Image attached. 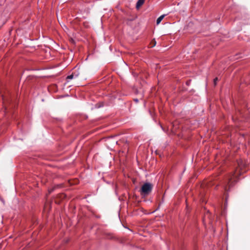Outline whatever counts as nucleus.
<instances>
[{
	"label": "nucleus",
	"mask_w": 250,
	"mask_h": 250,
	"mask_svg": "<svg viewBox=\"0 0 250 250\" xmlns=\"http://www.w3.org/2000/svg\"><path fill=\"white\" fill-rule=\"evenodd\" d=\"M153 185L149 183H145L140 189L141 194L143 196L148 195L151 191Z\"/></svg>",
	"instance_id": "nucleus-1"
},
{
	"label": "nucleus",
	"mask_w": 250,
	"mask_h": 250,
	"mask_svg": "<svg viewBox=\"0 0 250 250\" xmlns=\"http://www.w3.org/2000/svg\"><path fill=\"white\" fill-rule=\"evenodd\" d=\"M233 178V174H230L228 175L225 180V181L223 183V186L224 187L226 191H228L230 188V187L233 186V181H232Z\"/></svg>",
	"instance_id": "nucleus-2"
},
{
	"label": "nucleus",
	"mask_w": 250,
	"mask_h": 250,
	"mask_svg": "<svg viewBox=\"0 0 250 250\" xmlns=\"http://www.w3.org/2000/svg\"><path fill=\"white\" fill-rule=\"evenodd\" d=\"M145 0H138L136 5V8L139 9L144 3Z\"/></svg>",
	"instance_id": "nucleus-3"
},
{
	"label": "nucleus",
	"mask_w": 250,
	"mask_h": 250,
	"mask_svg": "<svg viewBox=\"0 0 250 250\" xmlns=\"http://www.w3.org/2000/svg\"><path fill=\"white\" fill-rule=\"evenodd\" d=\"M165 16V15H161L160 17H159L157 19V21H156V23H157V25L159 24L161 22V21L164 19Z\"/></svg>",
	"instance_id": "nucleus-4"
},
{
	"label": "nucleus",
	"mask_w": 250,
	"mask_h": 250,
	"mask_svg": "<svg viewBox=\"0 0 250 250\" xmlns=\"http://www.w3.org/2000/svg\"><path fill=\"white\" fill-rule=\"evenodd\" d=\"M156 44V41H155L154 39V40H153L151 41V43H150V47H154V46H155Z\"/></svg>",
	"instance_id": "nucleus-5"
},
{
	"label": "nucleus",
	"mask_w": 250,
	"mask_h": 250,
	"mask_svg": "<svg viewBox=\"0 0 250 250\" xmlns=\"http://www.w3.org/2000/svg\"><path fill=\"white\" fill-rule=\"evenodd\" d=\"M74 75L72 74L71 75H70L67 77V79H72L73 78Z\"/></svg>",
	"instance_id": "nucleus-6"
},
{
	"label": "nucleus",
	"mask_w": 250,
	"mask_h": 250,
	"mask_svg": "<svg viewBox=\"0 0 250 250\" xmlns=\"http://www.w3.org/2000/svg\"><path fill=\"white\" fill-rule=\"evenodd\" d=\"M218 79L217 78H215L214 79V81H213V83H214V85H216V83H217V82L218 81Z\"/></svg>",
	"instance_id": "nucleus-7"
},
{
	"label": "nucleus",
	"mask_w": 250,
	"mask_h": 250,
	"mask_svg": "<svg viewBox=\"0 0 250 250\" xmlns=\"http://www.w3.org/2000/svg\"><path fill=\"white\" fill-rule=\"evenodd\" d=\"M61 198H62H62H64L65 197V195H64V194H61Z\"/></svg>",
	"instance_id": "nucleus-8"
},
{
	"label": "nucleus",
	"mask_w": 250,
	"mask_h": 250,
	"mask_svg": "<svg viewBox=\"0 0 250 250\" xmlns=\"http://www.w3.org/2000/svg\"><path fill=\"white\" fill-rule=\"evenodd\" d=\"M189 83H190V81H189V82H187V85H188Z\"/></svg>",
	"instance_id": "nucleus-9"
},
{
	"label": "nucleus",
	"mask_w": 250,
	"mask_h": 250,
	"mask_svg": "<svg viewBox=\"0 0 250 250\" xmlns=\"http://www.w3.org/2000/svg\"><path fill=\"white\" fill-rule=\"evenodd\" d=\"M135 101H136V102H138V99H135Z\"/></svg>",
	"instance_id": "nucleus-10"
}]
</instances>
